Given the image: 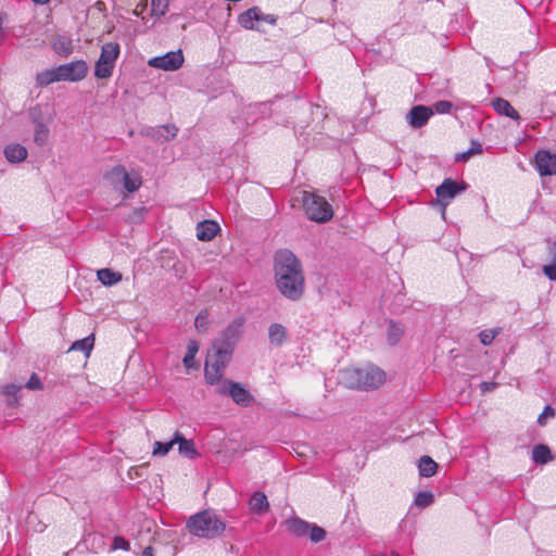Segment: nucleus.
<instances>
[{
    "mask_svg": "<svg viewBox=\"0 0 556 556\" xmlns=\"http://www.w3.org/2000/svg\"><path fill=\"white\" fill-rule=\"evenodd\" d=\"M275 281L278 291L290 301H299L305 291L301 261L290 250H279L274 257Z\"/></svg>",
    "mask_w": 556,
    "mask_h": 556,
    "instance_id": "1",
    "label": "nucleus"
},
{
    "mask_svg": "<svg viewBox=\"0 0 556 556\" xmlns=\"http://www.w3.org/2000/svg\"><path fill=\"white\" fill-rule=\"evenodd\" d=\"M186 529L193 536L214 540L224 533L226 523L213 509H204L188 518Z\"/></svg>",
    "mask_w": 556,
    "mask_h": 556,
    "instance_id": "2",
    "label": "nucleus"
},
{
    "mask_svg": "<svg viewBox=\"0 0 556 556\" xmlns=\"http://www.w3.org/2000/svg\"><path fill=\"white\" fill-rule=\"evenodd\" d=\"M386 380V374L378 367L346 368L342 371L341 382L349 389H376Z\"/></svg>",
    "mask_w": 556,
    "mask_h": 556,
    "instance_id": "3",
    "label": "nucleus"
},
{
    "mask_svg": "<svg viewBox=\"0 0 556 556\" xmlns=\"http://www.w3.org/2000/svg\"><path fill=\"white\" fill-rule=\"evenodd\" d=\"M302 201L305 214L308 217V219L323 224L332 218V206L324 197H320L313 192L304 191Z\"/></svg>",
    "mask_w": 556,
    "mask_h": 556,
    "instance_id": "4",
    "label": "nucleus"
},
{
    "mask_svg": "<svg viewBox=\"0 0 556 556\" xmlns=\"http://www.w3.org/2000/svg\"><path fill=\"white\" fill-rule=\"evenodd\" d=\"M230 357V353L212 346V351L207 353L204 367V378L208 384H215L220 380Z\"/></svg>",
    "mask_w": 556,
    "mask_h": 556,
    "instance_id": "5",
    "label": "nucleus"
},
{
    "mask_svg": "<svg viewBox=\"0 0 556 556\" xmlns=\"http://www.w3.org/2000/svg\"><path fill=\"white\" fill-rule=\"evenodd\" d=\"M121 49L117 42H106L101 48V54L96 62L94 76L99 79L110 78L113 74Z\"/></svg>",
    "mask_w": 556,
    "mask_h": 556,
    "instance_id": "6",
    "label": "nucleus"
},
{
    "mask_svg": "<svg viewBox=\"0 0 556 556\" xmlns=\"http://www.w3.org/2000/svg\"><path fill=\"white\" fill-rule=\"evenodd\" d=\"M243 324V318L232 320L223 331L220 338L213 342V346L232 354L236 344L241 338Z\"/></svg>",
    "mask_w": 556,
    "mask_h": 556,
    "instance_id": "7",
    "label": "nucleus"
},
{
    "mask_svg": "<svg viewBox=\"0 0 556 556\" xmlns=\"http://www.w3.org/2000/svg\"><path fill=\"white\" fill-rule=\"evenodd\" d=\"M184 53L178 49L176 51H169L163 55L149 59L148 65L165 72H175L184 65Z\"/></svg>",
    "mask_w": 556,
    "mask_h": 556,
    "instance_id": "8",
    "label": "nucleus"
},
{
    "mask_svg": "<svg viewBox=\"0 0 556 556\" xmlns=\"http://www.w3.org/2000/svg\"><path fill=\"white\" fill-rule=\"evenodd\" d=\"M217 392L219 394H229L235 403L241 406H250L253 402V396L241 383L233 381H225Z\"/></svg>",
    "mask_w": 556,
    "mask_h": 556,
    "instance_id": "9",
    "label": "nucleus"
},
{
    "mask_svg": "<svg viewBox=\"0 0 556 556\" xmlns=\"http://www.w3.org/2000/svg\"><path fill=\"white\" fill-rule=\"evenodd\" d=\"M255 22L275 25L277 17L271 14H264L258 7H252L238 16V23L245 29H256Z\"/></svg>",
    "mask_w": 556,
    "mask_h": 556,
    "instance_id": "10",
    "label": "nucleus"
},
{
    "mask_svg": "<svg viewBox=\"0 0 556 556\" xmlns=\"http://www.w3.org/2000/svg\"><path fill=\"white\" fill-rule=\"evenodd\" d=\"M58 67L62 81H80L88 74V65L84 60L73 61Z\"/></svg>",
    "mask_w": 556,
    "mask_h": 556,
    "instance_id": "11",
    "label": "nucleus"
},
{
    "mask_svg": "<svg viewBox=\"0 0 556 556\" xmlns=\"http://www.w3.org/2000/svg\"><path fill=\"white\" fill-rule=\"evenodd\" d=\"M534 167L542 177L556 175V154L549 150H538L534 154Z\"/></svg>",
    "mask_w": 556,
    "mask_h": 556,
    "instance_id": "12",
    "label": "nucleus"
},
{
    "mask_svg": "<svg viewBox=\"0 0 556 556\" xmlns=\"http://www.w3.org/2000/svg\"><path fill=\"white\" fill-rule=\"evenodd\" d=\"M432 116L433 109L431 106L418 104L407 112L405 119L412 128L417 129L426 126Z\"/></svg>",
    "mask_w": 556,
    "mask_h": 556,
    "instance_id": "13",
    "label": "nucleus"
},
{
    "mask_svg": "<svg viewBox=\"0 0 556 556\" xmlns=\"http://www.w3.org/2000/svg\"><path fill=\"white\" fill-rule=\"evenodd\" d=\"M467 185H459L455 180L451 178H446L443 182L437 187L435 193L439 198V201L446 205L452 199H454L458 193L466 190Z\"/></svg>",
    "mask_w": 556,
    "mask_h": 556,
    "instance_id": "14",
    "label": "nucleus"
},
{
    "mask_svg": "<svg viewBox=\"0 0 556 556\" xmlns=\"http://www.w3.org/2000/svg\"><path fill=\"white\" fill-rule=\"evenodd\" d=\"M219 229V225L214 220L200 222L197 225V238L201 241H211Z\"/></svg>",
    "mask_w": 556,
    "mask_h": 556,
    "instance_id": "15",
    "label": "nucleus"
},
{
    "mask_svg": "<svg viewBox=\"0 0 556 556\" xmlns=\"http://www.w3.org/2000/svg\"><path fill=\"white\" fill-rule=\"evenodd\" d=\"M268 340L274 346L283 345L288 340L287 328L279 323L270 324L268 327Z\"/></svg>",
    "mask_w": 556,
    "mask_h": 556,
    "instance_id": "16",
    "label": "nucleus"
},
{
    "mask_svg": "<svg viewBox=\"0 0 556 556\" xmlns=\"http://www.w3.org/2000/svg\"><path fill=\"white\" fill-rule=\"evenodd\" d=\"M311 525L299 517H293L286 521L287 530L298 538L307 536Z\"/></svg>",
    "mask_w": 556,
    "mask_h": 556,
    "instance_id": "17",
    "label": "nucleus"
},
{
    "mask_svg": "<svg viewBox=\"0 0 556 556\" xmlns=\"http://www.w3.org/2000/svg\"><path fill=\"white\" fill-rule=\"evenodd\" d=\"M51 45L53 51L62 58H67L74 50L72 39L63 35L56 36Z\"/></svg>",
    "mask_w": 556,
    "mask_h": 556,
    "instance_id": "18",
    "label": "nucleus"
},
{
    "mask_svg": "<svg viewBox=\"0 0 556 556\" xmlns=\"http://www.w3.org/2000/svg\"><path fill=\"white\" fill-rule=\"evenodd\" d=\"M492 108L501 115L507 116L514 121H519V113L511 106V104L503 98H495L492 100Z\"/></svg>",
    "mask_w": 556,
    "mask_h": 556,
    "instance_id": "19",
    "label": "nucleus"
},
{
    "mask_svg": "<svg viewBox=\"0 0 556 556\" xmlns=\"http://www.w3.org/2000/svg\"><path fill=\"white\" fill-rule=\"evenodd\" d=\"M4 156L10 163H20L27 157V150L20 143H11L4 148Z\"/></svg>",
    "mask_w": 556,
    "mask_h": 556,
    "instance_id": "20",
    "label": "nucleus"
},
{
    "mask_svg": "<svg viewBox=\"0 0 556 556\" xmlns=\"http://www.w3.org/2000/svg\"><path fill=\"white\" fill-rule=\"evenodd\" d=\"M249 506L253 514L263 515L268 510L269 503L265 493L256 491L251 496Z\"/></svg>",
    "mask_w": 556,
    "mask_h": 556,
    "instance_id": "21",
    "label": "nucleus"
},
{
    "mask_svg": "<svg viewBox=\"0 0 556 556\" xmlns=\"http://www.w3.org/2000/svg\"><path fill=\"white\" fill-rule=\"evenodd\" d=\"M175 441L178 444V451L181 455L192 459L198 456V452L194 447L192 440L184 438L179 432L175 433Z\"/></svg>",
    "mask_w": 556,
    "mask_h": 556,
    "instance_id": "22",
    "label": "nucleus"
},
{
    "mask_svg": "<svg viewBox=\"0 0 556 556\" xmlns=\"http://www.w3.org/2000/svg\"><path fill=\"white\" fill-rule=\"evenodd\" d=\"M56 81H62L58 66L45 70L36 75V84L38 87H46Z\"/></svg>",
    "mask_w": 556,
    "mask_h": 556,
    "instance_id": "23",
    "label": "nucleus"
},
{
    "mask_svg": "<svg viewBox=\"0 0 556 556\" xmlns=\"http://www.w3.org/2000/svg\"><path fill=\"white\" fill-rule=\"evenodd\" d=\"M177 127L175 125H162L151 130L150 135L155 140L169 141L177 135Z\"/></svg>",
    "mask_w": 556,
    "mask_h": 556,
    "instance_id": "24",
    "label": "nucleus"
},
{
    "mask_svg": "<svg viewBox=\"0 0 556 556\" xmlns=\"http://www.w3.org/2000/svg\"><path fill=\"white\" fill-rule=\"evenodd\" d=\"M419 475L425 478L432 477L438 469V464L430 456H421L418 462Z\"/></svg>",
    "mask_w": 556,
    "mask_h": 556,
    "instance_id": "25",
    "label": "nucleus"
},
{
    "mask_svg": "<svg viewBox=\"0 0 556 556\" xmlns=\"http://www.w3.org/2000/svg\"><path fill=\"white\" fill-rule=\"evenodd\" d=\"M97 277L104 286L109 287L114 286L122 280V274L110 268L99 269L97 271Z\"/></svg>",
    "mask_w": 556,
    "mask_h": 556,
    "instance_id": "26",
    "label": "nucleus"
},
{
    "mask_svg": "<svg viewBox=\"0 0 556 556\" xmlns=\"http://www.w3.org/2000/svg\"><path fill=\"white\" fill-rule=\"evenodd\" d=\"M532 459L538 464H546L553 459L551 450L547 445L539 444L532 450Z\"/></svg>",
    "mask_w": 556,
    "mask_h": 556,
    "instance_id": "27",
    "label": "nucleus"
},
{
    "mask_svg": "<svg viewBox=\"0 0 556 556\" xmlns=\"http://www.w3.org/2000/svg\"><path fill=\"white\" fill-rule=\"evenodd\" d=\"M34 121L36 123L34 141L39 147H42L49 139V129L41 121H37L36 118Z\"/></svg>",
    "mask_w": 556,
    "mask_h": 556,
    "instance_id": "28",
    "label": "nucleus"
},
{
    "mask_svg": "<svg viewBox=\"0 0 556 556\" xmlns=\"http://www.w3.org/2000/svg\"><path fill=\"white\" fill-rule=\"evenodd\" d=\"M127 170L124 166L117 165L113 167L106 175V179L116 188L119 184H123L126 178Z\"/></svg>",
    "mask_w": 556,
    "mask_h": 556,
    "instance_id": "29",
    "label": "nucleus"
},
{
    "mask_svg": "<svg viewBox=\"0 0 556 556\" xmlns=\"http://www.w3.org/2000/svg\"><path fill=\"white\" fill-rule=\"evenodd\" d=\"M199 351V343L195 340H190L187 346V353L182 359V363L186 368L195 367L194 357Z\"/></svg>",
    "mask_w": 556,
    "mask_h": 556,
    "instance_id": "30",
    "label": "nucleus"
},
{
    "mask_svg": "<svg viewBox=\"0 0 556 556\" xmlns=\"http://www.w3.org/2000/svg\"><path fill=\"white\" fill-rule=\"evenodd\" d=\"M22 389V386L10 383L2 388V393L8 396V404L10 406H15L18 403L17 393Z\"/></svg>",
    "mask_w": 556,
    "mask_h": 556,
    "instance_id": "31",
    "label": "nucleus"
},
{
    "mask_svg": "<svg viewBox=\"0 0 556 556\" xmlns=\"http://www.w3.org/2000/svg\"><path fill=\"white\" fill-rule=\"evenodd\" d=\"M93 343H94V339L92 336H89V337H86L81 340H77L75 341L71 349L70 350H73V351H81L84 352L86 355H89V353L91 352L92 348H93Z\"/></svg>",
    "mask_w": 556,
    "mask_h": 556,
    "instance_id": "32",
    "label": "nucleus"
},
{
    "mask_svg": "<svg viewBox=\"0 0 556 556\" xmlns=\"http://www.w3.org/2000/svg\"><path fill=\"white\" fill-rule=\"evenodd\" d=\"M141 177L138 174H126V178H124L123 186L128 192L137 191L141 186Z\"/></svg>",
    "mask_w": 556,
    "mask_h": 556,
    "instance_id": "33",
    "label": "nucleus"
},
{
    "mask_svg": "<svg viewBox=\"0 0 556 556\" xmlns=\"http://www.w3.org/2000/svg\"><path fill=\"white\" fill-rule=\"evenodd\" d=\"M434 501V495L429 491H420L416 494L414 503L420 508L430 506Z\"/></svg>",
    "mask_w": 556,
    "mask_h": 556,
    "instance_id": "34",
    "label": "nucleus"
},
{
    "mask_svg": "<svg viewBox=\"0 0 556 556\" xmlns=\"http://www.w3.org/2000/svg\"><path fill=\"white\" fill-rule=\"evenodd\" d=\"M176 444L175 437L168 442H159L156 441L153 446V455L154 456H165Z\"/></svg>",
    "mask_w": 556,
    "mask_h": 556,
    "instance_id": "35",
    "label": "nucleus"
},
{
    "mask_svg": "<svg viewBox=\"0 0 556 556\" xmlns=\"http://www.w3.org/2000/svg\"><path fill=\"white\" fill-rule=\"evenodd\" d=\"M326 534L325 529L312 523L307 536L313 543H319L326 539Z\"/></svg>",
    "mask_w": 556,
    "mask_h": 556,
    "instance_id": "36",
    "label": "nucleus"
},
{
    "mask_svg": "<svg viewBox=\"0 0 556 556\" xmlns=\"http://www.w3.org/2000/svg\"><path fill=\"white\" fill-rule=\"evenodd\" d=\"M551 251L554 254V262L552 264L544 265L543 273L551 280H556V244H553V247L551 248Z\"/></svg>",
    "mask_w": 556,
    "mask_h": 556,
    "instance_id": "37",
    "label": "nucleus"
},
{
    "mask_svg": "<svg viewBox=\"0 0 556 556\" xmlns=\"http://www.w3.org/2000/svg\"><path fill=\"white\" fill-rule=\"evenodd\" d=\"M402 336V329L396 326L394 323H390L388 328V341L390 344H395L399 342Z\"/></svg>",
    "mask_w": 556,
    "mask_h": 556,
    "instance_id": "38",
    "label": "nucleus"
},
{
    "mask_svg": "<svg viewBox=\"0 0 556 556\" xmlns=\"http://www.w3.org/2000/svg\"><path fill=\"white\" fill-rule=\"evenodd\" d=\"M433 113L437 112L439 114H447L453 109V103L451 101L441 100L433 104L432 106Z\"/></svg>",
    "mask_w": 556,
    "mask_h": 556,
    "instance_id": "39",
    "label": "nucleus"
},
{
    "mask_svg": "<svg viewBox=\"0 0 556 556\" xmlns=\"http://www.w3.org/2000/svg\"><path fill=\"white\" fill-rule=\"evenodd\" d=\"M498 333L495 329L483 330L479 333L480 342L483 345H490Z\"/></svg>",
    "mask_w": 556,
    "mask_h": 556,
    "instance_id": "40",
    "label": "nucleus"
},
{
    "mask_svg": "<svg viewBox=\"0 0 556 556\" xmlns=\"http://www.w3.org/2000/svg\"><path fill=\"white\" fill-rule=\"evenodd\" d=\"M208 314L207 312H200L198 316L195 317L194 326L199 331H204L207 328L208 325Z\"/></svg>",
    "mask_w": 556,
    "mask_h": 556,
    "instance_id": "41",
    "label": "nucleus"
},
{
    "mask_svg": "<svg viewBox=\"0 0 556 556\" xmlns=\"http://www.w3.org/2000/svg\"><path fill=\"white\" fill-rule=\"evenodd\" d=\"M555 416V410L552 406L547 405L544 407L543 412L538 417V422L540 426H545L548 418H553Z\"/></svg>",
    "mask_w": 556,
    "mask_h": 556,
    "instance_id": "42",
    "label": "nucleus"
},
{
    "mask_svg": "<svg viewBox=\"0 0 556 556\" xmlns=\"http://www.w3.org/2000/svg\"><path fill=\"white\" fill-rule=\"evenodd\" d=\"M130 548L129 542L123 536H115L113 540L112 549H124L128 551Z\"/></svg>",
    "mask_w": 556,
    "mask_h": 556,
    "instance_id": "43",
    "label": "nucleus"
},
{
    "mask_svg": "<svg viewBox=\"0 0 556 556\" xmlns=\"http://www.w3.org/2000/svg\"><path fill=\"white\" fill-rule=\"evenodd\" d=\"M25 387L29 390H41L42 383L39 377L36 374H33L27 383L25 384Z\"/></svg>",
    "mask_w": 556,
    "mask_h": 556,
    "instance_id": "44",
    "label": "nucleus"
},
{
    "mask_svg": "<svg viewBox=\"0 0 556 556\" xmlns=\"http://www.w3.org/2000/svg\"><path fill=\"white\" fill-rule=\"evenodd\" d=\"M167 0H152L153 11H160L161 14H164V9L166 8Z\"/></svg>",
    "mask_w": 556,
    "mask_h": 556,
    "instance_id": "45",
    "label": "nucleus"
},
{
    "mask_svg": "<svg viewBox=\"0 0 556 556\" xmlns=\"http://www.w3.org/2000/svg\"><path fill=\"white\" fill-rule=\"evenodd\" d=\"M468 150H470L472 155H477V154L482 153V146L479 141L471 140L470 148Z\"/></svg>",
    "mask_w": 556,
    "mask_h": 556,
    "instance_id": "46",
    "label": "nucleus"
},
{
    "mask_svg": "<svg viewBox=\"0 0 556 556\" xmlns=\"http://www.w3.org/2000/svg\"><path fill=\"white\" fill-rule=\"evenodd\" d=\"M496 387H497V382H493V381H492V382H488V381H485V382H482V383L480 384V389H481V392H482V393L491 392V391H493Z\"/></svg>",
    "mask_w": 556,
    "mask_h": 556,
    "instance_id": "47",
    "label": "nucleus"
},
{
    "mask_svg": "<svg viewBox=\"0 0 556 556\" xmlns=\"http://www.w3.org/2000/svg\"><path fill=\"white\" fill-rule=\"evenodd\" d=\"M471 156H473L470 152V150H467L465 152H462V153H458L456 154L455 156V161L456 162H466L468 161Z\"/></svg>",
    "mask_w": 556,
    "mask_h": 556,
    "instance_id": "48",
    "label": "nucleus"
},
{
    "mask_svg": "<svg viewBox=\"0 0 556 556\" xmlns=\"http://www.w3.org/2000/svg\"><path fill=\"white\" fill-rule=\"evenodd\" d=\"M141 556H153V548L151 546L146 547L142 551V555Z\"/></svg>",
    "mask_w": 556,
    "mask_h": 556,
    "instance_id": "49",
    "label": "nucleus"
},
{
    "mask_svg": "<svg viewBox=\"0 0 556 556\" xmlns=\"http://www.w3.org/2000/svg\"><path fill=\"white\" fill-rule=\"evenodd\" d=\"M33 2H35L36 4H47L50 0H31Z\"/></svg>",
    "mask_w": 556,
    "mask_h": 556,
    "instance_id": "50",
    "label": "nucleus"
},
{
    "mask_svg": "<svg viewBox=\"0 0 556 556\" xmlns=\"http://www.w3.org/2000/svg\"><path fill=\"white\" fill-rule=\"evenodd\" d=\"M64 556H67V554H65Z\"/></svg>",
    "mask_w": 556,
    "mask_h": 556,
    "instance_id": "51",
    "label": "nucleus"
}]
</instances>
